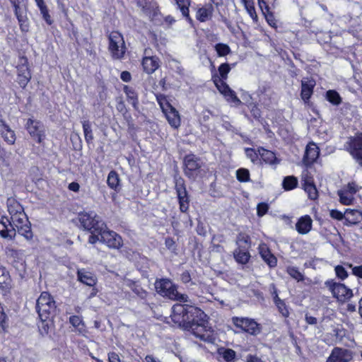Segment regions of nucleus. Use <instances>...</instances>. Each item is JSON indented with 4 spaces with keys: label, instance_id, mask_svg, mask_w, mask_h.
I'll return each instance as SVG.
<instances>
[{
    "label": "nucleus",
    "instance_id": "nucleus-32",
    "mask_svg": "<svg viewBox=\"0 0 362 362\" xmlns=\"http://www.w3.org/2000/svg\"><path fill=\"white\" fill-rule=\"evenodd\" d=\"M14 7H15V14L18 18L21 30L23 32H28L29 30V23H28V18L19 13V12H18L19 6L17 4H15Z\"/></svg>",
    "mask_w": 362,
    "mask_h": 362
},
{
    "label": "nucleus",
    "instance_id": "nucleus-40",
    "mask_svg": "<svg viewBox=\"0 0 362 362\" xmlns=\"http://www.w3.org/2000/svg\"><path fill=\"white\" fill-rule=\"evenodd\" d=\"M298 184L297 178L293 176H288L284 179L283 187L286 190H291L296 187Z\"/></svg>",
    "mask_w": 362,
    "mask_h": 362
},
{
    "label": "nucleus",
    "instance_id": "nucleus-42",
    "mask_svg": "<svg viewBox=\"0 0 362 362\" xmlns=\"http://www.w3.org/2000/svg\"><path fill=\"white\" fill-rule=\"evenodd\" d=\"M303 187L310 199L315 200L317 198L318 192L315 185H314V182L312 184L304 185L303 186Z\"/></svg>",
    "mask_w": 362,
    "mask_h": 362
},
{
    "label": "nucleus",
    "instance_id": "nucleus-45",
    "mask_svg": "<svg viewBox=\"0 0 362 362\" xmlns=\"http://www.w3.org/2000/svg\"><path fill=\"white\" fill-rule=\"evenodd\" d=\"M288 274L294 279L298 281H302L303 279V274L298 271V269L295 267H288L286 269Z\"/></svg>",
    "mask_w": 362,
    "mask_h": 362
},
{
    "label": "nucleus",
    "instance_id": "nucleus-3",
    "mask_svg": "<svg viewBox=\"0 0 362 362\" xmlns=\"http://www.w3.org/2000/svg\"><path fill=\"white\" fill-rule=\"evenodd\" d=\"M78 220L81 227L90 232L88 243L90 244L96 243L99 240V236L97 233L102 230L105 223L93 211L78 214Z\"/></svg>",
    "mask_w": 362,
    "mask_h": 362
},
{
    "label": "nucleus",
    "instance_id": "nucleus-14",
    "mask_svg": "<svg viewBox=\"0 0 362 362\" xmlns=\"http://www.w3.org/2000/svg\"><path fill=\"white\" fill-rule=\"evenodd\" d=\"M214 82L217 89L224 95L228 102L233 103L234 105H239L241 103L240 100L237 98L235 92L228 87L223 80L214 77Z\"/></svg>",
    "mask_w": 362,
    "mask_h": 362
},
{
    "label": "nucleus",
    "instance_id": "nucleus-10",
    "mask_svg": "<svg viewBox=\"0 0 362 362\" xmlns=\"http://www.w3.org/2000/svg\"><path fill=\"white\" fill-rule=\"evenodd\" d=\"M25 127L33 140L36 141L39 144L43 141L45 134L44 127L40 122L33 118H29L27 120Z\"/></svg>",
    "mask_w": 362,
    "mask_h": 362
},
{
    "label": "nucleus",
    "instance_id": "nucleus-16",
    "mask_svg": "<svg viewBox=\"0 0 362 362\" xmlns=\"http://www.w3.org/2000/svg\"><path fill=\"white\" fill-rule=\"evenodd\" d=\"M185 174L188 177L194 176L195 172L201 167V163L194 155H188L185 158Z\"/></svg>",
    "mask_w": 362,
    "mask_h": 362
},
{
    "label": "nucleus",
    "instance_id": "nucleus-4",
    "mask_svg": "<svg viewBox=\"0 0 362 362\" xmlns=\"http://www.w3.org/2000/svg\"><path fill=\"white\" fill-rule=\"evenodd\" d=\"M156 291L161 296L168 298L180 302H187L188 296L185 294L180 293L177 286L169 279H163L157 280L155 283Z\"/></svg>",
    "mask_w": 362,
    "mask_h": 362
},
{
    "label": "nucleus",
    "instance_id": "nucleus-28",
    "mask_svg": "<svg viewBox=\"0 0 362 362\" xmlns=\"http://www.w3.org/2000/svg\"><path fill=\"white\" fill-rule=\"evenodd\" d=\"M124 91L127 97L129 103H130L135 109L138 108V97L134 89L128 86H124Z\"/></svg>",
    "mask_w": 362,
    "mask_h": 362
},
{
    "label": "nucleus",
    "instance_id": "nucleus-47",
    "mask_svg": "<svg viewBox=\"0 0 362 362\" xmlns=\"http://www.w3.org/2000/svg\"><path fill=\"white\" fill-rule=\"evenodd\" d=\"M301 182L302 185H306L309 184L313 183V178L311 174L309 173L308 170H304L302 173L301 175Z\"/></svg>",
    "mask_w": 362,
    "mask_h": 362
},
{
    "label": "nucleus",
    "instance_id": "nucleus-64",
    "mask_svg": "<svg viewBox=\"0 0 362 362\" xmlns=\"http://www.w3.org/2000/svg\"><path fill=\"white\" fill-rule=\"evenodd\" d=\"M69 189L75 192H77L79 191L80 185L78 182H72L69 185L68 187Z\"/></svg>",
    "mask_w": 362,
    "mask_h": 362
},
{
    "label": "nucleus",
    "instance_id": "nucleus-61",
    "mask_svg": "<svg viewBox=\"0 0 362 362\" xmlns=\"http://www.w3.org/2000/svg\"><path fill=\"white\" fill-rule=\"evenodd\" d=\"M251 110V113L255 118H259L260 117V110L259 108L256 107L255 105L252 103L251 106L249 107Z\"/></svg>",
    "mask_w": 362,
    "mask_h": 362
},
{
    "label": "nucleus",
    "instance_id": "nucleus-15",
    "mask_svg": "<svg viewBox=\"0 0 362 362\" xmlns=\"http://www.w3.org/2000/svg\"><path fill=\"white\" fill-rule=\"evenodd\" d=\"M352 358L351 352L345 349L334 348L326 362H349Z\"/></svg>",
    "mask_w": 362,
    "mask_h": 362
},
{
    "label": "nucleus",
    "instance_id": "nucleus-25",
    "mask_svg": "<svg viewBox=\"0 0 362 362\" xmlns=\"http://www.w3.org/2000/svg\"><path fill=\"white\" fill-rule=\"evenodd\" d=\"M258 154L262 160L267 164L275 165L279 163V160L273 151L262 148L258 149Z\"/></svg>",
    "mask_w": 362,
    "mask_h": 362
},
{
    "label": "nucleus",
    "instance_id": "nucleus-29",
    "mask_svg": "<svg viewBox=\"0 0 362 362\" xmlns=\"http://www.w3.org/2000/svg\"><path fill=\"white\" fill-rule=\"evenodd\" d=\"M11 278L8 272L5 267L0 265V288L7 289L9 288Z\"/></svg>",
    "mask_w": 362,
    "mask_h": 362
},
{
    "label": "nucleus",
    "instance_id": "nucleus-37",
    "mask_svg": "<svg viewBox=\"0 0 362 362\" xmlns=\"http://www.w3.org/2000/svg\"><path fill=\"white\" fill-rule=\"evenodd\" d=\"M340 202L344 205H350L354 199L353 195L342 189L338 191Z\"/></svg>",
    "mask_w": 362,
    "mask_h": 362
},
{
    "label": "nucleus",
    "instance_id": "nucleus-52",
    "mask_svg": "<svg viewBox=\"0 0 362 362\" xmlns=\"http://www.w3.org/2000/svg\"><path fill=\"white\" fill-rule=\"evenodd\" d=\"M137 4L140 6L145 12H147L151 8L150 0H136Z\"/></svg>",
    "mask_w": 362,
    "mask_h": 362
},
{
    "label": "nucleus",
    "instance_id": "nucleus-46",
    "mask_svg": "<svg viewBox=\"0 0 362 362\" xmlns=\"http://www.w3.org/2000/svg\"><path fill=\"white\" fill-rule=\"evenodd\" d=\"M230 71V67L229 64L226 63H223L220 65L218 67V72L221 76V80H226L228 76V74Z\"/></svg>",
    "mask_w": 362,
    "mask_h": 362
},
{
    "label": "nucleus",
    "instance_id": "nucleus-20",
    "mask_svg": "<svg viewBox=\"0 0 362 362\" xmlns=\"http://www.w3.org/2000/svg\"><path fill=\"white\" fill-rule=\"evenodd\" d=\"M313 220L308 215L301 216L296 224V229L298 233L305 235L308 233L312 228Z\"/></svg>",
    "mask_w": 362,
    "mask_h": 362
},
{
    "label": "nucleus",
    "instance_id": "nucleus-9",
    "mask_svg": "<svg viewBox=\"0 0 362 362\" xmlns=\"http://www.w3.org/2000/svg\"><path fill=\"white\" fill-rule=\"evenodd\" d=\"M158 101L170 125L173 128H178L180 126L178 112L165 99H158Z\"/></svg>",
    "mask_w": 362,
    "mask_h": 362
},
{
    "label": "nucleus",
    "instance_id": "nucleus-44",
    "mask_svg": "<svg viewBox=\"0 0 362 362\" xmlns=\"http://www.w3.org/2000/svg\"><path fill=\"white\" fill-rule=\"evenodd\" d=\"M82 125L86 141H91L93 139V136L90 122L88 121H83Z\"/></svg>",
    "mask_w": 362,
    "mask_h": 362
},
{
    "label": "nucleus",
    "instance_id": "nucleus-6",
    "mask_svg": "<svg viewBox=\"0 0 362 362\" xmlns=\"http://www.w3.org/2000/svg\"><path fill=\"white\" fill-rule=\"evenodd\" d=\"M109 49L115 59H122L126 52L123 36L117 31H112L109 36Z\"/></svg>",
    "mask_w": 362,
    "mask_h": 362
},
{
    "label": "nucleus",
    "instance_id": "nucleus-39",
    "mask_svg": "<svg viewBox=\"0 0 362 362\" xmlns=\"http://www.w3.org/2000/svg\"><path fill=\"white\" fill-rule=\"evenodd\" d=\"M126 285L129 286L132 290L140 298H144L146 296V292L142 289L140 286L136 285L135 283L132 282L131 280L128 279L125 281Z\"/></svg>",
    "mask_w": 362,
    "mask_h": 362
},
{
    "label": "nucleus",
    "instance_id": "nucleus-17",
    "mask_svg": "<svg viewBox=\"0 0 362 362\" xmlns=\"http://www.w3.org/2000/svg\"><path fill=\"white\" fill-rule=\"evenodd\" d=\"M259 253L263 260L270 267H274L277 264L276 257L271 252L268 246L264 243H261L258 247Z\"/></svg>",
    "mask_w": 362,
    "mask_h": 362
},
{
    "label": "nucleus",
    "instance_id": "nucleus-48",
    "mask_svg": "<svg viewBox=\"0 0 362 362\" xmlns=\"http://www.w3.org/2000/svg\"><path fill=\"white\" fill-rule=\"evenodd\" d=\"M244 8L250 18L253 20V21L256 23L258 18L255 11L254 2L245 6Z\"/></svg>",
    "mask_w": 362,
    "mask_h": 362
},
{
    "label": "nucleus",
    "instance_id": "nucleus-23",
    "mask_svg": "<svg viewBox=\"0 0 362 362\" xmlns=\"http://www.w3.org/2000/svg\"><path fill=\"white\" fill-rule=\"evenodd\" d=\"M214 13V8L211 4H205L197 11L196 18L200 22H206L210 20Z\"/></svg>",
    "mask_w": 362,
    "mask_h": 362
},
{
    "label": "nucleus",
    "instance_id": "nucleus-63",
    "mask_svg": "<svg viewBox=\"0 0 362 362\" xmlns=\"http://www.w3.org/2000/svg\"><path fill=\"white\" fill-rule=\"evenodd\" d=\"M120 78L123 81L129 82L130 81L132 76L129 71H124L121 73Z\"/></svg>",
    "mask_w": 362,
    "mask_h": 362
},
{
    "label": "nucleus",
    "instance_id": "nucleus-36",
    "mask_svg": "<svg viewBox=\"0 0 362 362\" xmlns=\"http://www.w3.org/2000/svg\"><path fill=\"white\" fill-rule=\"evenodd\" d=\"M214 49L219 57H223L229 54L231 52L230 47L224 43H217L214 45Z\"/></svg>",
    "mask_w": 362,
    "mask_h": 362
},
{
    "label": "nucleus",
    "instance_id": "nucleus-13",
    "mask_svg": "<svg viewBox=\"0 0 362 362\" xmlns=\"http://www.w3.org/2000/svg\"><path fill=\"white\" fill-rule=\"evenodd\" d=\"M326 285L332 292L334 297L340 301H345L353 296L352 291L348 288L344 284L334 281H327Z\"/></svg>",
    "mask_w": 362,
    "mask_h": 362
},
{
    "label": "nucleus",
    "instance_id": "nucleus-22",
    "mask_svg": "<svg viewBox=\"0 0 362 362\" xmlns=\"http://www.w3.org/2000/svg\"><path fill=\"white\" fill-rule=\"evenodd\" d=\"M0 132L4 141L9 145L14 144L16 137L13 130L3 120H0Z\"/></svg>",
    "mask_w": 362,
    "mask_h": 362
},
{
    "label": "nucleus",
    "instance_id": "nucleus-54",
    "mask_svg": "<svg viewBox=\"0 0 362 362\" xmlns=\"http://www.w3.org/2000/svg\"><path fill=\"white\" fill-rule=\"evenodd\" d=\"M245 153L247 158H249L252 162H255L257 157L258 153L252 148H246L245 149Z\"/></svg>",
    "mask_w": 362,
    "mask_h": 362
},
{
    "label": "nucleus",
    "instance_id": "nucleus-11",
    "mask_svg": "<svg viewBox=\"0 0 362 362\" xmlns=\"http://www.w3.org/2000/svg\"><path fill=\"white\" fill-rule=\"evenodd\" d=\"M346 149L352 157L362 165V133L357 134L349 138L347 142Z\"/></svg>",
    "mask_w": 362,
    "mask_h": 362
},
{
    "label": "nucleus",
    "instance_id": "nucleus-8",
    "mask_svg": "<svg viewBox=\"0 0 362 362\" xmlns=\"http://www.w3.org/2000/svg\"><path fill=\"white\" fill-rule=\"evenodd\" d=\"M232 322L236 327L252 335H257L262 330V326L252 318L233 317Z\"/></svg>",
    "mask_w": 362,
    "mask_h": 362
},
{
    "label": "nucleus",
    "instance_id": "nucleus-19",
    "mask_svg": "<svg viewBox=\"0 0 362 362\" xmlns=\"http://www.w3.org/2000/svg\"><path fill=\"white\" fill-rule=\"evenodd\" d=\"M315 81L312 78H304L301 83V98L305 103H308L310 98L313 95V88Z\"/></svg>",
    "mask_w": 362,
    "mask_h": 362
},
{
    "label": "nucleus",
    "instance_id": "nucleus-2",
    "mask_svg": "<svg viewBox=\"0 0 362 362\" xmlns=\"http://www.w3.org/2000/svg\"><path fill=\"white\" fill-rule=\"evenodd\" d=\"M6 205L11 220L3 217L0 221V224L4 228L0 230L1 236L12 239L16 235V231L18 230V233L27 240L31 239L33 234L30 223L22 205L13 197L8 198Z\"/></svg>",
    "mask_w": 362,
    "mask_h": 362
},
{
    "label": "nucleus",
    "instance_id": "nucleus-21",
    "mask_svg": "<svg viewBox=\"0 0 362 362\" xmlns=\"http://www.w3.org/2000/svg\"><path fill=\"white\" fill-rule=\"evenodd\" d=\"M144 71L148 74H153L160 66V62L156 57H145L142 60Z\"/></svg>",
    "mask_w": 362,
    "mask_h": 362
},
{
    "label": "nucleus",
    "instance_id": "nucleus-5",
    "mask_svg": "<svg viewBox=\"0 0 362 362\" xmlns=\"http://www.w3.org/2000/svg\"><path fill=\"white\" fill-rule=\"evenodd\" d=\"M37 310L40 319L46 321L56 309L55 301L47 292H42L37 300Z\"/></svg>",
    "mask_w": 362,
    "mask_h": 362
},
{
    "label": "nucleus",
    "instance_id": "nucleus-56",
    "mask_svg": "<svg viewBox=\"0 0 362 362\" xmlns=\"http://www.w3.org/2000/svg\"><path fill=\"white\" fill-rule=\"evenodd\" d=\"M330 216L336 220L341 221L344 218V214L337 209H332L329 212Z\"/></svg>",
    "mask_w": 362,
    "mask_h": 362
},
{
    "label": "nucleus",
    "instance_id": "nucleus-55",
    "mask_svg": "<svg viewBox=\"0 0 362 362\" xmlns=\"http://www.w3.org/2000/svg\"><path fill=\"white\" fill-rule=\"evenodd\" d=\"M175 189L177 193L186 190L184 180L181 177L175 178Z\"/></svg>",
    "mask_w": 362,
    "mask_h": 362
},
{
    "label": "nucleus",
    "instance_id": "nucleus-31",
    "mask_svg": "<svg viewBox=\"0 0 362 362\" xmlns=\"http://www.w3.org/2000/svg\"><path fill=\"white\" fill-rule=\"evenodd\" d=\"M274 6H267L265 8H259L263 13V15L265 17V19L267 20L269 25L273 28L276 27V21L274 18V16L273 13L271 11V9L274 8Z\"/></svg>",
    "mask_w": 362,
    "mask_h": 362
},
{
    "label": "nucleus",
    "instance_id": "nucleus-53",
    "mask_svg": "<svg viewBox=\"0 0 362 362\" xmlns=\"http://www.w3.org/2000/svg\"><path fill=\"white\" fill-rule=\"evenodd\" d=\"M180 209L182 212H186L189 209V198L178 199Z\"/></svg>",
    "mask_w": 362,
    "mask_h": 362
},
{
    "label": "nucleus",
    "instance_id": "nucleus-41",
    "mask_svg": "<svg viewBox=\"0 0 362 362\" xmlns=\"http://www.w3.org/2000/svg\"><path fill=\"white\" fill-rule=\"evenodd\" d=\"M40 11V13L42 16L43 19L48 25H51L52 23V20L51 18L50 15L49 14V11L47 6L45 2H40V4L37 5Z\"/></svg>",
    "mask_w": 362,
    "mask_h": 362
},
{
    "label": "nucleus",
    "instance_id": "nucleus-49",
    "mask_svg": "<svg viewBox=\"0 0 362 362\" xmlns=\"http://www.w3.org/2000/svg\"><path fill=\"white\" fill-rule=\"evenodd\" d=\"M269 204L264 202L259 203L257 206V214L259 217L265 215L269 210Z\"/></svg>",
    "mask_w": 362,
    "mask_h": 362
},
{
    "label": "nucleus",
    "instance_id": "nucleus-24",
    "mask_svg": "<svg viewBox=\"0 0 362 362\" xmlns=\"http://www.w3.org/2000/svg\"><path fill=\"white\" fill-rule=\"evenodd\" d=\"M78 279L83 284L93 286L97 282L96 276L91 272L86 269H80L78 271Z\"/></svg>",
    "mask_w": 362,
    "mask_h": 362
},
{
    "label": "nucleus",
    "instance_id": "nucleus-34",
    "mask_svg": "<svg viewBox=\"0 0 362 362\" xmlns=\"http://www.w3.org/2000/svg\"><path fill=\"white\" fill-rule=\"evenodd\" d=\"M107 182L110 188L117 189L119 184V178L118 174L115 171H110L107 176Z\"/></svg>",
    "mask_w": 362,
    "mask_h": 362
},
{
    "label": "nucleus",
    "instance_id": "nucleus-50",
    "mask_svg": "<svg viewBox=\"0 0 362 362\" xmlns=\"http://www.w3.org/2000/svg\"><path fill=\"white\" fill-rule=\"evenodd\" d=\"M362 186L356 185L354 182H349L344 189L349 192L351 194L354 195L356 192H357Z\"/></svg>",
    "mask_w": 362,
    "mask_h": 362
},
{
    "label": "nucleus",
    "instance_id": "nucleus-51",
    "mask_svg": "<svg viewBox=\"0 0 362 362\" xmlns=\"http://www.w3.org/2000/svg\"><path fill=\"white\" fill-rule=\"evenodd\" d=\"M335 273L338 278L344 280L348 276V273L345 270V269L340 265H338L335 267Z\"/></svg>",
    "mask_w": 362,
    "mask_h": 362
},
{
    "label": "nucleus",
    "instance_id": "nucleus-7",
    "mask_svg": "<svg viewBox=\"0 0 362 362\" xmlns=\"http://www.w3.org/2000/svg\"><path fill=\"white\" fill-rule=\"evenodd\" d=\"M97 235L99 236L98 242L104 243L110 248L119 249L123 245L122 237L115 232L108 230L105 223L102 230H99Z\"/></svg>",
    "mask_w": 362,
    "mask_h": 362
},
{
    "label": "nucleus",
    "instance_id": "nucleus-18",
    "mask_svg": "<svg viewBox=\"0 0 362 362\" xmlns=\"http://www.w3.org/2000/svg\"><path fill=\"white\" fill-rule=\"evenodd\" d=\"M320 154L319 148L315 143H309L305 148L303 163L305 165H310L314 163L318 158Z\"/></svg>",
    "mask_w": 362,
    "mask_h": 362
},
{
    "label": "nucleus",
    "instance_id": "nucleus-33",
    "mask_svg": "<svg viewBox=\"0 0 362 362\" xmlns=\"http://www.w3.org/2000/svg\"><path fill=\"white\" fill-rule=\"evenodd\" d=\"M218 354L223 358L226 362H231L234 361L236 353L235 351L230 349L221 348L218 349Z\"/></svg>",
    "mask_w": 362,
    "mask_h": 362
},
{
    "label": "nucleus",
    "instance_id": "nucleus-43",
    "mask_svg": "<svg viewBox=\"0 0 362 362\" xmlns=\"http://www.w3.org/2000/svg\"><path fill=\"white\" fill-rule=\"evenodd\" d=\"M236 177L239 182H247L250 181V172L246 168H240L236 171Z\"/></svg>",
    "mask_w": 362,
    "mask_h": 362
},
{
    "label": "nucleus",
    "instance_id": "nucleus-1",
    "mask_svg": "<svg viewBox=\"0 0 362 362\" xmlns=\"http://www.w3.org/2000/svg\"><path fill=\"white\" fill-rule=\"evenodd\" d=\"M173 320L180 326L191 330L194 336L203 341L212 342L214 331L209 325L206 315L199 308L189 305L175 304L173 307Z\"/></svg>",
    "mask_w": 362,
    "mask_h": 362
},
{
    "label": "nucleus",
    "instance_id": "nucleus-35",
    "mask_svg": "<svg viewBox=\"0 0 362 362\" xmlns=\"http://www.w3.org/2000/svg\"><path fill=\"white\" fill-rule=\"evenodd\" d=\"M274 303H275L276 305L277 306V308H278L279 312L281 313V315L284 317H288L289 315L288 310L285 303L279 298V296L276 292H274Z\"/></svg>",
    "mask_w": 362,
    "mask_h": 362
},
{
    "label": "nucleus",
    "instance_id": "nucleus-58",
    "mask_svg": "<svg viewBox=\"0 0 362 362\" xmlns=\"http://www.w3.org/2000/svg\"><path fill=\"white\" fill-rule=\"evenodd\" d=\"M258 6L259 8H264L267 6H274L275 0H257Z\"/></svg>",
    "mask_w": 362,
    "mask_h": 362
},
{
    "label": "nucleus",
    "instance_id": "nucleus-30",
    "mask_svg": "<svg viewBox=\"0 0 362 362\" xmlns=\"http://www.w3.org/2000/svg\"><path fill=\"white\" fill-rule=\"evenodd\" d=\"M234 258L238 263L245 264L248 262L250 258V255L246 250H243L240 247H238L234 252Z\"/></svg>",
    "mask_w": 362,
    "mask_h": 362
},
{
    "label": "nucleus",
    "instance_id": "nucleus-38",
    "mask_svg": "<svg viewBox=\"0 0 362 362\" xmlns=\"http://www.w3.org/2000/svg\"><path fill=\"white\" fill-rule=\"evenodd\" d=\"M327 100L334 105H338L341 102L339 94L333 90H329L326 93Z\"/></svg>",
    "mask_w": 362,
    "mask_h": 362
},
{
    "label": "nucleus",
    "instance_id": "nucleus-26",
    "mask_svg": "<svg viewBox=\"0 0 362 362\" xmlns=\"http://www.w3.org/2000/svg\"><path fill=\"white\" fill-rule=\"evenodd\" d=\"M69 322L76 328V331L78 332L80 334L83 336L86 335L87 330L86 329V327L82 319L79 316H71L69 318Z\"/></svg>",
    "mask_w": 362,
    "mask_h": 362
},
{
    "label": "nucleus",
    "instance_id": "nucleus-27",
    "mask_svg": "<svg viewBox=\"0 0 362 362\" xmlns=\"http://www.w3.org/2000/svg\"><path fill=\"white\" fill-rule=\"evenodd\" d=\"M177 8L182 13V15L189 21H192L189 16V7L191 4V0H175Z\"/></svg>",
    "mask_w": 362,
    "mask_h": 362
},
{
    "label": "nucleus",
    "instance_id": "nucleus-12",
    "mask_svg": "<svg viewBox=\"0 0 362 362\" xmlns=\"http://www.w3.org/2000/svg\"><path fill=\"white\" fill-rule=\"evenodd\" d=\"M18 83L21 87L25 88L31 79V73L26 57H20L17 65Z\"/></svg>",
    "mask_w": 362,
    "mask_h": 362
},
{
    "label": "nucleus",
    "instance_id": "nucleus-60",
    "mask_svg": "<svg viewBox=\"0 0 362 362\" xmlns=\"http://www.w3.org/2000/svg\"><path fill=\"white\" fill-rule=\"evenodd\" d=\"M108 361L109 362H123L120 360L119 356L114 352L108 354Z\"/></svg>",
    "mask_w": 362,
    "mask_h": 362
},
{
    "label": "nucleus",
    "instance_id": "nucleus-62",
    "mask_svg": "<svg viewBox=\"0 0 362 362\" xmlns=\"http://www.w3.org/2000/svg\"><path fill=\"white\" fill-rule=\"evenodd\" d=\"M352 273L355 276L362 278V265L354 267L352 268Z\"/></svg>",
    "mask_w": 362,
    "mask_h": 362
},
{
    "label": "nucleus",
    "instance_id": "nucleus-59",
    "mask_svg": "<svg viewBox=\"0 0 362 362\" xmlns=\"http://www.w3.org/2000/svg\"><path fill=\"white\" fill-rule=\"evenodd\" d=\"M242 98H243V101L245 102V103L248 107H250L252 105L253 103L252 101V97L247 93H244L242 95Z\"/></svg>",
    "mask_w": 362,
    "mask_h": 362
},
{
    "label": "nucleus",
    "instance_id": "nucleus-57",
    "mask_svg": "<svg viewBox=\"0 0 362 362\" xmlns=\"http://www.w3.org/2000/svg\"><path fill=\"white\" fill-rule=\"evenodd\" d=\"M250 243V238L247 235L240 234L237 239V244L239 245V247H240L241 243H245L246 245H249Z\"/></svg>",
    "mask_w": 362,
    "mask_h": 362
}]
</instances>
